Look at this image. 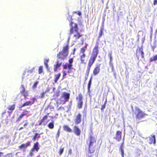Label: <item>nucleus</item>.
Returning a JSON list of instances; mask_svg holds the SVG:
<instances>
[{"mask_svg":"<svg viewBox=\"0 0 157 157\" xmlns=\"http://www.w3.org/2000/svg\"><path fill=\"white\" fill-rule=\"evenodd\" d=\"M66 101H68L70 97V94L65 92H63L61 96Z\"/></svg>","mask_w":157,"mask_h":157,"instance_id":"nucleus-12","label":"nucleus"},{"mask_svg":"<svg viewBox=\"0 0 157 157\" xmlns=\"http://www.w3.org/2000/svg\"><path fill=\"white\" fill-rule=\"evenodd\" d=\"M46 93L44 91H43L40 93V98H43L44 97V95Z\"/></svg>","mask_w":157,"mask_h":157,"instance_id":"nucleus-37","label":"nucleus"},{"mask_svg":"<svg viewBox=\"0 0 157 157\" xmlns=\"http://www.w3.org/2000/svg\"><path fill=\"white\" fill-rule=\"evenodd\" d=\"M66 101L63 98L61 97L57 103L59 104H64L66 103Z\"/></svg>","mask_w":157,"mask_h":157,"instance_id":"nucleus-22","label":"nucleus"},{"mask_svg":"<svg viewBox=\"0 0 157 157\" xmlns=\"http://www.w3.org/2000/svg\"><path fill=\"white\" fill-rule=\"evenodd\" d=\"M75 13H77V14H78L79 16H81L82 15L80 11H78V12H75Z\"/></svg>","mask_w":157,"mask_h":157,"instance_id":"nucleus-48","label":"nucleus"},{"mask_svg":"<svg viewBox=\"0 0 157 157\" xmlns=\"http://www.w3.org/2000/svg\"><path fill=\"white\" fill-rule=\"evenodd\" d=\"M48 117V115H46L43 116L42 118L39 121L38 125H40L43 123H44L45 120L47 119Z\"/></svg>","mask_w":157,"mask_h":157,"instance_id":"nucleus-19","label":"nucleus"},{"mask_svg":"<svg viewBox=\"0 0 157 157\" xmlns=\"http://www.w3.org/2000/svg\"><path fill=\"white\" fill-rule=\"evenodd\" d=\"M69 45L68 42L65 46H63L62 51L59 52L57 55L58 60H64L65 59L68 55Z\"/></svg>","mask_w":157,"mask_h":157,"instance_id":"nucleus-3","label":"nucleus"},{"mask_svg":"<svg viewBox=\"0 0 157 157\" xmlns=\"http://www.w3.org/2000/svg\"><path fill=\"white\" fill-rule=\"evenodd\" d=\"M15 105L13 104V105L9 106L7 108V109L9 110L8 111V113H12L13 110L15 109Z\"/></svg>","mask_w":157,"mask_h":157,"instance_id":"nucleus-20","label":"nucleus"},{"mask_svg":"<svg viewBox=\"0 0 157 157\" xmlns=\"http://www.w3.org/2000/svg\"><path fill=\"white\" fill-rule=\"evenodd\" d=\"M153 4L155 6L157 5V0H154V1Z\"/></svg>","mask_w":157,"mask_h":157,"instance_id":"nucleus-49","label":"nucleus"},{"mask_svg":"<svg viewBox=\"0 0 157 157\" xmlns=\"http://www.w3.org/2000/svg\"><path fill=\"white\" fill-rule=\"evenodd\" d=\"M6 113V111H5L4 113H2V114H4V113Z\"/></svg>","mask_w":157,"mask_h":157,"instance_id":"nucleus-60","label":"nucleus"},{"mask_svg":"<svg viewBox=\"0 0 157 157\" xmlns=\"http://www.w3.org/2000/svg\"><path fill=\"white\" fill-rule=\"evenodd\" d=\"M76 99L77 101V107L79 109H81L82 108L83 105V97L81 93H79L78 96H77Z\"/></svg>","mask_w":157,"mask_h":157,"instance_id":"nucleus-6","label":"nucleus"},{"mask_svg":"<svg viewBox=\"0 0 157 157\" xmlns=\"http://www.w3.org/2000/svg\"><path fill=\"white\" fill-rule=\"evenodd\" d=\"M40 137V134L36 133L33 136L32 140L33 141H35L36 140H37Z\"/></svg>","mask_w":157,"mask_h":157,"instance_id":"nucleus-28","label":"nucleus"},{"mask_svg":"<svg viewBox=\"0 0 157 157\" xmlns=\"http://www.w3.org/2000/svg\"><path fill=\"white\" fill-rule=\"evenodd\" d=\"M50 88L49 87H47L46 90H45V91H44V92H45L46 93L47 92H48L50 91Z\"/></svg>","mask_w":157,"mask_h":157,"instance_id":"nucleus-45","label":"nucleus"},{"mask_svg":"<svg viewBox=\"0 0 157 157\" xmlns=\"http://www.w3.org/2000/svg\"><path fill=\"white\" fill-rule=\"evenodd\" d=\"M63 128L64 130L67 132H71L72 131V130L67 125H63Z\"/></svg>","mask_w":157,"mask_h":157,"instance_id":"nucleus-23","label":"nucleus"},{"mask_svg":"<svg viewBox=\"0 0 157 157\" xmlns=\"http://www.w3.org/2000/svg\"><path fill=\"white\" fill-rule=\"evenodd\" d=\"M26 73V72L25 71H24L23 74V76L24 77Z\"/></svg>","mask_w":157,"mask_h":157,"instance_id":"nucleus-56","label":"nucleus"},{"mask_svg":"<svg viewBox=\"0 0 157 157\" xmlns=\"http://www.w3.org/2000/svg\"><path fill=\"white\" fill-rule=\"evenodd\" d=\"M120 149L121 152L122 157H124V151L123 148H120Z\"/></svg>","mask_w":157,"mask_h":157,"instance_id":"nucleus-42","label":"nucleus"},{"mask_svg":"<svg viewBox=\"0 0 157 157\" xmlns=\"http://www.w3.org/2000/svg\"><path fill=\"white\" fill-rule=\"evenodd\" d=\"M63 78H65V76L67 74L65 71H63Z\"/></svg>","mask_w":157,"mask_h":157,"instance_id":"nucleus-46","label":"nucleus"},{"mask_svg":"<svg viewBox=\"0 0 157 157\" xmlns=\"http://www.w3.org/2000/svg\"><path fill=\"white\" fill-rule=\"evenodd\" d=\"M75 51H76V49L74 48L73 49V55H74L75 54Z\"/></svg>","mask_w":157,"mask_h":157,"instance_id":"nucleus-54","label":"nucleus"},{"mask_svg":"<svg viewBox=\"0 0 157 157\" xmlns=\"http://www.w3.org/2000/svg\"><path fill=\"white\" fill-rule=\"evenodd\" d=\"M75 134L79 136L81 134V130L78 126H75L73 128Z\"/></svg>","mask_w":157,"mask_h":157,"instance_id":"nucleus-13","label":"nucleus"},{"mask_svg":"<svg viewBox=\"0 0 157 157\" xmlns=\"http://www.w3.org/2000/svg\"><path fill=\"white\" fill-rule=\"evenodd\" d=\"M149 143L150 144H155L156 143V140L155 138V135H154L152 136L151 137L149 138Z\"/></svg>","mask_w":157,"mask_h":157,"instance_id":"nucleus-17","label":"nucleus"},{"mask_svg":"<svg viewBox=\"0 0 157 157\" xmlns=\"http://www.w3.org/2000/svg\"><path fill=\"white\" fill-rule=\"evenodd\" d=\"M21 87L22 88V90L21 91V93L25 99H26L29 95L28 91L26 90L24 85L22 84L21 85Z\"/></svg>","mask_w":157,"mask_h":157,"instance_id":"nucleus-8","label":"nucleus"},{"mask_svg":"<svg viewBox=\"0 0 157 157\" xmlns=\"http://www.w3.org/2000/svg\"><path fill=\"white\" fill-rule=\"evenodd\" d=\"M122 132L119 130L116 132L115 137L114 139L117 141H120L121 139Z\"/></svg>","mask_w":157,"mask_h":157,"instance_id":"nucleus-11","label":"nucleus"},{"mask_svg":"<svg viewBox=\"0 0 157 157\" xmlns=\"http://www.w3.org/2000/svg\"><path fill=\"white\" fill-rule=\"evenodd\" d=\"M61 76V73H59L55 75L54 76V81L55 83H56L57 82L58 80L59 79Z\"/></svg>","mask_w":157,"mask_h":157,"instance_id":"nucleus-24","label":"nucleus"},{"mask_svg":"<svg viewBox=\"0 0 157 157\" xmlns=\"http://www.w3.org/2000/svg\"><path fill=\"white\" fill-rule=\"evenodd\" d=\"M100 64L97 66L94 69L93 71V74L94 75H98L100 71Z\"/></svg>","mask_w":157,"mask_h":157,"instance_id":"nucleus-14","label":"nucleus"},{"mask_svg":"<svg viewBox=\"0 0 157 157\" xmlns=\"http://www.w3.org/2000/svg\"><path fill=\"white\" fill-rule=\"evenodd\" d=\"M63 151H64V148H60V150L59 151V155H61L62 154Z\"/></svg>","mask_w":157,"mask_h":157,"instance_id":"nucleus-43","label":"nucleus"},{"mask_svg":"<svg viewBox=\"0 0 157 157\" xmlns=\"http://www.w3.org/2000/svg\"><path fill=\"white\" fill-rule=\"evenodd\" d=\"M32 105L31 101H26L23 103L21 105V107H23L25 106H29Z\"/></svg>","mask_w":157,"mask_h":157,"instance_id":"nucleus-27","label":"nucleus"},{"mask_svg":"<svg viewBox=\"0 0 157 157\" xmlns=\"http://www.w3.org/2000/svg\"><path fill=\"white\" fill-rule=\"evenodd\" d=\"M69 154H71L72 153V150L71 149H70L69 150Z\"/></svg>","mask_w":157,"mask_h":157,"instance_id":"nucleus-55","label":"nucleus"},{"mask_svg":"<svg viewBox=\"0 0 157 157\" xmlns=\"http://www.w3.org/2000/svg\"><path fill=\"white\" fill-rule=\"evenodd\" d=\"M136 110L137 112L136 115V118L137 119L139 120L148 115L147 114L144 113L138 107L136 108Z\"/></svg>","mask_w":157,"mask_h":157,"instance_id":"nucleus-5","label":"nucleus"},{"mask_svg":"<svg viewBox=\"0 0 157 157\" xmlns=\"http://www.w3.org/2000/svg\"><path fill=\"white\" fill-rule=\"evenodd\" d=\"M90 142L89 145V150L90 153H93L95 150L98 144L96 143L95 138L91 135H90L89 138Z\"/></svg>","mask_w":157,"mask_h":157,"instance_id":"nucleus-4","label":"nucleus"},{"mask_svg":"<svg viewBox=\"0 0 157 157\" xmlns=\"http://www.w3.org/2000/svg\"><path fill=\"white\" fill-rule=\"evenodd\" d=\"M156 60H157V55H155L152 58H151L150 59V62H152Z\"/></svg>","mask_w":157,"mask_h":157,"instance_id":"nucleus-30","label":"nucleus"},{"mask_svg":"<svg viewBox=\"0 0 157 157\" xmlns=\"http://www.w3.org/2000/svg\"><path fill=\"white\" fill-rule=\"evenodd\" d=\"M43 66H40L39 67L38 69V73L40 74L43 72Z\"/></svg>","mask_w":157,"mask_h":157,"instance_id":"nucleus-31","label":"nucleus"},{"mask_svg":"<svg viewBox=\"0 0 157 157\" xmlns=\"http://www.w3.org/2000/svg\"><path fill=\"white\" fill-rule=\"evenodd\" d=\"M136 55L138 59L140 56L142 58H144V53L142 51V49L141 48H139L137 50Z\"/></svg>","mask_w":157,"mask_h":157,"instance_id":"nucleus-10","label":"nucleus"},{"mask_svg":"<svg viewBox=\"0 0 157 157\" xmlns=\"http://www.w3.org/2000/svg\"><path fill=\"white\" fill-rule=\"evenodd\" d=\"M29 112V111H27V110H26L25 109H24L23 110L22 114L24 116H26L28 114Z\"/></svg>","mask_w":157,"mask_h":157,"instance_id":"nucleus-34","label":"nucleus"},{"mask_svg":"<svg viewBox=\"0 0 157 157\" xmlns=\"http://www.w3.org/2000/svg\"><path fill=\"white\" fill-rule=\"evenodd\" d=\"M108 56L109 58V63H111L112 61V53H110L109 54Z\"/></svg>","mask_w":157,"mask_h":157,"instance_id":"nucleus-33","label":"nucleus"},{"mask_svg":"<svg viewBox=\"0 0 157 157\" xmlns=\"http://www.w3.org/2000/svg\"><path fill=\"white\" fill-rule=\"evenodd\" d=\"M62 62H60L59 61H57L56 64L54 66V71H56L57 70V68L60 67L62 65Z\"/></svg>","mask_w":157,"mask_h":157,"instance_id":"nucleus-16","label":"nucleus"},{"mask_svg":"<svg viewBox=\"0 0 157 157\" xmlns=\"http://www.w3.org/2000/svg\"><path fill=\"white\" fill-rule=\"evenodd\" d=\"M35 69V67H33L32 69L28 70L27 72L29 73H32L34 71Z\"/></svg>","mask_w":157,"mask_h":157,"instance_id":"nucleus-38","label":"nucleus"},{"mask_svg":"<svg viewBox=\"0 0 157 157\" xmlns=\"http://www.w3.org/2000/svg\"><path fill=\"white\" fill-rule=\"evenodd\" d=\"M28 124H29V122L27 121L24 124L23 127H21L19 129V130L20 131L21 130L23 129L24 128H26V127L28 126Z\"/></svg>","mask_w":157,"mask_h":157,"instance_id":"nucleus-29","label":"nucleus"},{"mask_svg":"<svg viewBox=\"0 0 157 157\" xmlns=\"http://www.w3.org/2000/svg\"><path fill=\"white\" fill-rule=\"evenodd\" d=\"M3 155V153L2 152H0V157H1V156H2Z\"/></svg>","mask_w":157,"mask_h":157,"instance_id":"nucleus-57","label":"nucleus"},{"mask_svg":"<svg viewBox=\"0 0 157 157\" xmlns=\"http://www.w3.org/2000/svg\"><path fill=\"white\" fill-rule=\"evenodd\" d=\"M23 116H24L23 115L22 113L21 114L20 116H19V117L21 119L23 117Z\"/></svg>","mask_w":157,"mask_h":157,"instance_id":"nucleus-51","label":"nucleus"},{"mask_svg":"<svg viewBox=\"0 0 157 157\" xmlns=\"http://www.w3.org/2000/svg\"><path fill=\"white\" fill-rule=\"evenodd\" d=\"M31 100H32V101H31V104H33L34 103L35 101L36 100V97H34L33 98H32Z\"/></svg>","mask_w":157,"mask_h":157,"instance_id":"nucleus-41","label":"nucleus"},{"mask_svg":"<svg viewBox=\"0 0 157 157\" xmlns=\"http://www.w3.org/2000/svg\"><path fill=\"white\" fill-rule=\"evenodd\" d=\"M38 83V82L37 81L35 82L34 83L33 86V88L34 89H35L37 87V85Z\"/></svg>","mask_w":157,"mask_h":157,"instance_id":"nucleus-40","label":"nucleus"},{"mask_svg":"<svg viewBox=\"0 0 157 157\" xmlns=\"http://www.w3.org/2000/svg\"><path fill=\"white\" fill-rule=\"evenodd\" d=\"M86 56V55L85 54H82L80 56V59L81 61V63H82L85 64L86 63V60L85 57Z\"/></svg>","mask_w":157,"mask_h":157,"instance_id":"nucleus-18","label":"nucleus"},{"mask_svg":"<svg viewBox=\"0 0 157 157\" xmlns=\"http://www.w3.org/2000/svg\"><path fill=\"white\" fill-rule=\"evenodd\" d=\"M21 120V119L19 117H18L17 118V119L16 120V122H19Z\"/></svg>","mask_w":157,"mask_h":157,"instance_id":"nucleus-52","label":"nucleus"},{"mask_svg":"<svg viewBox=\"0 0 157 157\" xmlns=\"http://www.w3.org/2000/svg\"><path fill=\"white\" fill-rule=\"evenodd\" d=\"M73 61V59L72 58H70L69 60V63L67 64H64L63 65V68L64 69H68L69 70H70L72 69V63ZM68 72L69 73L70 71L68 70Z\"/></svg>","mask_w":157,"mask_h":157,"instance_id":"nucleus-7","label":"nucleus"},{"mask_svg":"<svg viewBox=\"0 0 157 157\" xmlns=\"http://www.w3.org/2000/svg\"><path fill=\"white\" fill-rule=\"evenodd\" d=\"M124 141H123L122 142L121 144V146H120V148H123V145H124Z\"/></svg>","mask_w":157,"mask_h":157,"instance_id":"nucleus-50","label":"nucleus"},{"mask_svg":"<svg viewBox=\"0 0 157 157\" xmlns=\"http://www.w3.org/2000/svg\"><path fill=\"white\" fill-rule=\"evenodd\" d=\"M39 143L38 142H36L34 144L33 146V147L32 149L33 150H35L37 152H38L40 149V148L38 147Z\"/></svg>","mask_w":157,"mask_h":157,"instance_id":"nucleus-21","label":"nucleus"},{"mask_svg":"<svg viewBox=\"0 0 157 157\" xmlns=\"http://www.w3.org/2000/svg\"><path fill=\"white\" fill-rule=\"evenodd\" d=\"M107 99H106L104 104L101 106V110H103L105 108V106H106V105L107 103Z\"/></svg>","mask_w":157,"mask_h":157,"instance_id":"nucleus-35","label":"nucleus"},{"mask_svg":"<svg viewBox=\"0 0 157 157\" xmlns=\"http://www.w3.org/2000/svg\"><path fill=\"white\" fill-rule=\"evenodd\" d=\"M103 33V29H101L100 30V33L99 36V37L100 38L101 37Z\"/></svg>","mask_w":157,"mask_h":157,"instance_id":"nucleus-39","label":"nucleus"},{"mask_svg":"<svg viewBox=\"0 0 157 157\" xmlns=\"http://www.w3.org/2000/svg\"><path fill=\"white\" fill-rule=\"evenodd\" d=\"M55 96H56V97H59V91L57 92L56 93V94H55Z\"/></svg>","mask_w":157,"mask_h":157,"instance_id":"nucleus-47","label":"nucleus"},{"mask_svg":"<svg viewBox=\"0 0 157 157\" xmlns=\"http://www.w3.org/2000/svg\"><path fill=\"white\" fill-rule=\"evenodd\" d=\"M87 44H86L83 47H82L80 49V53H82V54H85V52L87 48Z\"/></svg>","mask_w":157,"mask_h":157,"instance_id":"nucleus-25","label":"nucleus"},{"mask_svg":"<svg viewBox=\"0 0 157 157\" xmlns=\"http://www.w3.org/2000/svg\"><path fill=\"white\" fill-rule=\"evenodd\" d=\"M98 45L99 43L97 42L95 46L93 49L92 55L89 60L87 70L86 71V72L88 75L89 74L90 68L97 57L98 53Z\"/></svg>","mask_w":157,"mask_h":157,"instance_id":"nucleus-1","label":"nucleus"},{"mask_svg":"<svg viewBox=\"0 0 157 157\" xmlns=\"http://www.w3.org/2000/svg\"><path fill=\"white\" fill-rule=\"evenodd\" d=\"M92 155H88V157H92Z\"/></svg>","mask_w":157,"mask_h":157,"instance_id":"nucleus-59","label":"nucleus"},{"mask_svg":"<svg viewBox=\"0 0 157 157\" xmlns=\"http://www.w3.org/2000/svg\"><path fill=\"white\" fill-rule=\"evenodd\" d=\"M54 122L53 121L49 123L48 125V128L51 129H52L54 128Z\"/></svg>","mask_w":157,"mask_h":157,"instance_id":"nucleus-26","label":"nucleus"},{"mask_svg":"<svg viewBox=\"0 0 157 157\" xmlns=\"http://www.w3.org/2000/svg\"><path fill=\"white\" fill-rule=\"evenodd\" d=\"M49 60V59H47L45 60L44 61V64L47 68H48V62Z\"/></svg>","mask_w":157,"mask_h":157,"instance_id":"nucleus-36","label":"nucleus"},{"mask_svg":"<svg viewBox=\"0 0 157 157\" xmlns=\"http://www.w3.org/2000/svg\"><path fill=\"white\" fill-rule=\"evenodd\" d=\"M11 154H8L6 155V157H10V156H11Z\"/></svg>","mask_w":157,"mask_h":157,"instance_id":"nucleus-53","label":"nucleus"},{"mask_svg":"<svg viewBox=\"0 0 157 157\" xmlns=\"http://www.w3.org/2000/svg\"><path fill=\"white\" fill-rule=\"evenodd\" d=\"M82 121V115L81 114L79 113L75 116L74 121L76 124H80Z\"/></svg>","mask_w":157,"mask_h":157,"instance_id":"nucleus-9","label":"nucleus"},{"mask_svg":"<svg viewBox=\"0 0 157 157\" xmlns=\"http://www.w3.org/2000/svg\"><path fill=\"white\" fill-rule=\"evenodd\" d=\"M30 142L29 141H28L25 144H22L21 145L19 146L18 148L20 149H22L23 148L25 149L28 146H30Z\"/></svg>","mask_w":157,"mask_h":157,"instance_id":"nucleus-15","label":"nucleus"},{"mask_svg":"<svg viewBox=\"0 0 157 157\" xmlns=\"http://www.w3.org/2000/svg\"><path fill=\"white\" fill-rule=\"evenodd\" d=\"M34 151V150L32 149H31L29 153V155L30 156H32L33 155V151Z\"/></svg>","mask_w":157,"mask_h":157,"instance_id":"nucleus-44","label":"nucleus"},{"mask_svg":"<svg viewBox=\"0 0 157 157\" xmlns=\"http://www.w3.org/2000/svg\"><path fill=\"white\" fill-rule=\"evenodd\" d=\"M70 29L69 30V35H72L73 37L77 40L80 38L82 35L80 34L78 31V27L76 23L71 21L70 23Z\"/></svg>","mask_w":157,"mask_h":157,"instance_id":"nucleus-2","label":"nucleus"},{"mask_svg":"<svg viewBox=\"0 0 157 157\" xmlns=\"http://www.w3.org/2000/svg\"><path fill=\"white\" fill-rule=\"evenodd\" d=\"M48 122V121H47L45 124H44V125H46V124Z\"/></svg>","mask_w":157,"mask_h":157,"instance_id":"nucleus-58","label":"nucleus"},{"mask_svg":"<svg viewBox=\"0 0 157 157\" xmlns=\"http://www.w3.org/2000/svg\"><path fill=\"white\" fill-rule=\"evenodd\" d=\"M92 77H91L88 84V90L89 91L90 88L91 84Z\"/></svg>","mask_w":157,"mask_h":157,"instance_id":"nucleus-32","label":"nucleus"}]
</instances>
